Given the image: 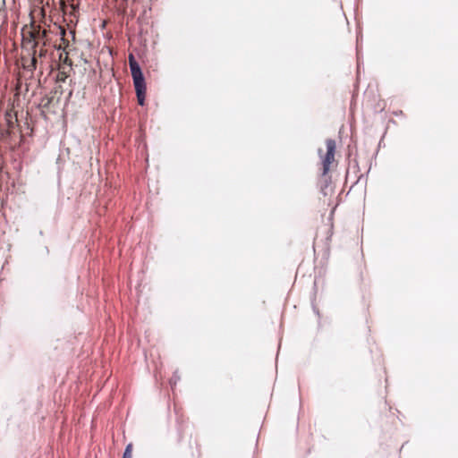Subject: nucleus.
I'll return each instance as SVG.
<instances>
[{
    "instance_id": "nucleus-3",
    "label": "nucleus",
    "mask_w": 458,
    "mask_h": 458,
    "mask_svg": "<svg viewBox=\"0 0 458 458\" xmlns=\"http://www.w3.org/2000/svg\"><path fill=\"white\" fill-rule=\"evenodd\" d=\"M129 63H130V69L131 73L133 80L144 78L143 73L141 72V69L139 65V64L136 62L133 55H129Z\"/></svg>"
},
{
    "instance_id": "nucleus-2",
    "label": "nucleus",
    "mask_w": 458,
    "mask_h": 458,
    "mask_svg": "<svg viewBox=\"0 0 458 458\" xmlns=\"http://www.w3.org/2000/svg\"><path fill=\"white\" fill-rule=\"evenodd\" d=\"M133 84H134V87H135L138 102H139V104L140 106H143L144 103H145V95H146L145 79L144 78H140V79L138 78L136 80H133Z\"/></svg>"
},
{
    "instance_id": "nucleus-5",
    "label": "nucleus",
    "mask_w": 458,
    "mask_h": 458,
    "mask_svg": "<svg viewBox=\"0 0 458 458\" xmlns=\"http://www.w3.org/2000/svg\"><path fill=\"white\" fill-rule=\"evenodd\" d=\"M176 380H177L176 378H174V380L172 379V380H171V384H172V385H173V384H176Z\"/></svg>"
},
{
    "instance_id": "nucleus-4",
    "label": "nucleus",
    "mask_w": 458,
    "mask_h": 458,
    "mask_svg": "<svg viewBox=\"0 0 458 458\" xmlns=\"http://www.w3.org/2000/svg\"><path fill=\"white\" fill-rule=\"evenodd\" d=\"M131 444H129L123 453V458H131Z\"/></svg>"
},
{
    "instance_id": "nucleus-1",
    "label": "nucleus",
    "mask_w": 458,
    "mask_h": 458,
    "mask_svg": "<svg viewBox=\"0 0 458 458\" xmlns=\"http://www.w3.org/2000/svg\"><path fill=\"white\" fill-rule=\"evenodd\" d=\"M326 145H327V153L324 156L321 154L322 150L318 149V155L321 158V163L323 165V172H322L323 175H326L329 172L331 164L335 160V148H336L335 141L332 139H327L326 140Z\"/></svg>"
}]
</instances>
